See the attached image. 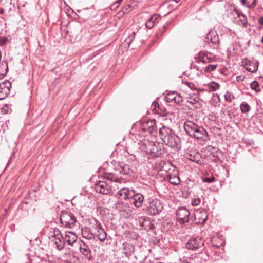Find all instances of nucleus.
<instances>
[{"label": "nucleus", "mask_w": 263, "mask_h": 263, "mask_svg": "<svg viewBox=\"0 0 263 263\" xmlns=\"http://www.w3.org/2000/svg\"><path fill=\"white\" fill-rule=\"evenodd\" d=\"M182 101V97L179 94L177 93L176 95H175V100H174L173 102L176 104H180Z\"/></svg>", "instance_id": "obj_36"}, {"label": "nucleus", "mask_w": 263, "mask_h": 263, "mask_svg": "<svg viewBox=\"0 0 263 263\" xmlns=\"http://www.w3.org/2000/svg\"><path fill=\"white\" fill-rule=\"evenodd\" d=\"M196 62L203 63H208L211 62L213 60V58L209 57L208 54L205 52H200L198 55L195 58Z\"/></svg>", "instance_id": "obj_13"}, {"label": "nucleus", "mask_w": 263, "mask_h": 263, "mask_svg": "<svg viewBox=\"0 0 263 263\" xmlns=\"http://www.w3.org/2000/svg\"><path fill=\"white\" fill-rule=\"evenodd\" d=\"M156 122L155 120H150L147 122L142 123L141 129L148 132L151 134L156 133Z\"/></svg>", "instance_id": "obj_8"}, {"label": "nucleus", "mask_w": 263, "mask_h": 263, "mask_svg": "<svg viewBox=\"0 0 263 263\" xmlns=\"http://www.w3.org/2000/svg\"><path fill=\"white\" fill-rule=\"evenodd\" d=\"M154 22L151 20V18L148 19V21L145 23L146 27L149 29H151L154 25Z\"/></svg>", "instance_id": "obj_37"}, {"label": "nucleus", "mask_w": 263, "mask_h": 263, "mask_svg": "<svg viewBox=\"0 0 263 263\" xmlns=\"http://www.w3.org/2000/svg\"><path fill=\"white\" fill-rule=\"evenodd\" d=\"M257 4L256 0H247V7L249 8H254Z\"/></svg>", "instance_id": "obj_31"}, {"label": "nucleus", "mask_w": 263, "mask_h": 263, "mask_svg": "<svg viewBox=\"0 0 263 263\" xmlns=\"http://www.w3.org/2000/svg\"><path fill=\"white\" fill-rule=\"evenodd\" d=\"M60 221L64 227L68 228H73L77 221L74 215L68 211H63L61 212Z\"/></svg>", "instance_id": "obj_4"}, {"label": "nucleus", "mask_w": 263, "mask_h": 263, "mask_svg": "<svg viewBox=\"0 0 263 263\" xmlns=\"http://www.w3.org/2000/svg\"><path fill=\"white\" fill-rule=\"evenodd\" d=\"M240 109L242 112H248L250 110V106L247 103H243L240 105Z\"/></svg>", "instance_id": "obj_33"}, {"label": "nucleus", "mask_w": 263, "mask_h": 263, "mask_svg": "<svg viewBox=\"0 0 263 263\" xmlns=\"http://www.w3.org/2000/svg\"><path fill=\"white\" fill-rule=\"evenodd\" d=\"M261 42L263 44V35H262V37L261 38Z\"/></svg>", "instance_id": "obj_53"}, {"label": "nucleus", "mask_w": 263, "mask_h": 263, "mask_svg": "<svg viewBox=\"0 0 263 263\" xmlns=\"http://www.w3.org/2000/svg\"><path fill=\"white\" fill-rule=\"evenodd\" d=\"M204 240L201 237L190 239L186 243V248L188 250H195L203 246Z\"/></svg>", "instance_id": "obj_6"}, {"label": "nucleus", "mask_w": 263, "mask_h": 263, "mask_svg": "<svg viewBox=\"0 0 263 263\" xmlns=\"http://www.w3.org/2000/svg\"><path fill=\"white\" fill-rule=\"evenodd\" d=\"M159 103L157 102H153L152 104V106L154 107V109L156 110V111L158 112V110L157 109V108H159Z\"/></svg>", "instance_id": "obj_44"}, {"label": "nucleus", "mask_w": 263, "mask_h": 263, "mask_svg": "<svg viewBox=\"0 0 263 263\" xmlns=\"http://www.w3.org/2000/svg\"><path fill=\"white\" fill-rule=\"evenodd\" d=\"M96 236L101 241H104L107 238V234L100 224L97 226Z\"/></svg>", "instance_id": "obj_17"}, {"label": "nucleus", "mask_w": 263, "mask_h": 263, "mask_svg": "<svg viewBox=\"0 0 263 263\" xmlns=\"http://www.w3.org/2000/svg\"><path fill=\"white\" fill-rule=\"evenodd\" d=\"M244 77L242 76H239L236 77V80L237 81H242L243 80Z\"/></svg>", "instance_id": "obj_46"}, {"label": "nucleus", "mask_w": 263, "mask_h": 263, "mask_svg": "<svg viewBox=\"0 0 263 263\" xmlns=\"http://www.w3.org/2000/svg\"><path fill=\"white\" fill-rule=\"evenodd\" d=\"M258 21L260 24L263 25V17L259 18Z\"/></svg>", "instance_id": "obj_47"}, {"label": "nucleus", "mask_w": 263, "mask_h": 263, "mask_svg": "<svg viewBox=\"0 0 263 263\" xmlns=\"http://www.w3.org/2000/svg\"><path fill=\"white\" fill-rule=\"evenodd\" d=\"M170 182L173 184L177 185L180 183V179L178 176H171Z\"/></svg>", "instance_id": "obj_29"}, {"label": "nucleus", "mask_w": 263, "mask_h": 263, "mask_svg": "<svg viewBox=\"0 0 263 263\" xmlns=\"http://www.w3.org/2000/svg\"><path fill=\"white\" fill-rule=\"evenodd\" d=\"M105 178L109 180L115 182H121L123 180L122 177H119L117 176L115 174L112 173L106 174L105 175Z\"/></svg>", "instance_id": "obj_22"}, {"label": "nucleus", "mask_w": 263, "mask_h": 263, "mask_svg": "<svg viewBox=\"0 0 263 263\" xmlns=\"http://www.w3.org/2000/svg\"><path fill=\"white\" fill-rule=\"evenodd\" d=\"M131 199L134 200L133 203L136 208L142 206L144 201V196L142 194L139 193L133 194Z\"/></svg>", "instance_id": "obj_15"}, {"label": "nucleus", "mask_w": 263, "mask_h": 263, "mask_svg": "<svg viewBox=\"0 0 263 263\" xmlns=\"http://www.w3.org/2000/svg\"><path fill=\"white\" fill-rule=\"evenodd\" d=\"M203 181L205 182L212 183L215 181V178H205L203 179Z\"/></svg>", "instance_id": "obj_43"}, {"label": "nucleus", "mask_w": 263, "mask_h": 263, "mask_svg": "<svg viewBox=\"0 0 263 263\" xmlns=\"http://www.w3.org/2000/svg\"><path fill=\"white\" fill-rule=\"evenodd\" d=\"M135 34H136L135 32H133L132 33L129 35L128 37L125 40V41L128 44H129L134 40V39H135Z\"/></svg>", "instance_id": "obj_35"}, {"label": "nucleus", "mask_w": 263, "mask_h": 263, "mask_svg": "<svg viewBox=\"0 0 263 263\" xmlns=\"http://www.w3.org/2000/svg\"><path fill=\"white\" fill-rule=\"evenodd\" d=\"M204 42H206L208 44L210 42L213 45L214 49L218 48L220 43L216 31L214 30H211L206 34Z\"/></svg>", "instance_id": "obj_5"}, {"label": "nucleus", "mask_w": 263, "mask_h": 263, "mask_svg": "<svg viewBox=\"0 0 263 263\" xmlns=\"http://www.w3.org/2000/svg\"><path fill=\"white\" fill-rule=\"evenodd\" d=\"M184 130L189 135L198 139H202L207 134L206 131L191 121H186L184 125Z\"/></svg>", "instance_id": "obj_2"}, {"label": "nucleus", "mask_w": 263, "mask_h": 263, "mask_svg": "<svg viewBox=\"0 0 263 263\" xmlns=\"http://www.w3.org/2000/svg\"><path fill=\"white\" fill-rule=\"evenodd\" d=\"M224 99L227 101L231 102L234 99V96L231 92L227 91L224 95Z\"/></svg>", "instance_id": "obj_32"}, {"label": "nucleus", "mask_w": 263, "mask_h": 263, "mask_svg": "<svg viewBox=\"0 0 263 263\" xmlns=\"http://www.w3.org/2000/svg\"><path fill=\"white\" fill-rule=\"evenodd\" d=\"M176 93L177 92L175 91L167 93L165 97L166 101L168 102H173L174 100H175V95Z\"/></svg>", "instance_id": "obj_26"}, {"label": "nucleus", "mask_w": 263, "mask_h": 263, "mask_svg": "<svg viewBox=\"0 0 263 263\" xmlns=\"http://www.w3.org/2000/svg\"><path fill=\"white\" fill-rule=\"evenodd\" d=\"M217 67V65H208L204 68L205 72H211L216 69Z\"/></svg>", "instance_id": "obj_30"}, {"label": "nucleus", "mask_w": 263, "mask_h": 263, "mask_svg": "<svg viewBox=\"0 0 263 263\" xmlns=\"http://www.w3.org/2000/svg\"><path fill=\"white\" fill-rule=\"evenodd\" d=\"M80 251L83 255L88 257H89L90 256L91 251L88 246H86L85 243L81 246Z\"/></svg>", "instance_id": "obj_25"}, {"label": "nucleus", "mask_w": 263, "mask_h": 263, "mask_svg": "<svg viewBox=\"0 0 263 263\" xmlns=\"http://www.w3.org/2000/svg\"><path fill=\"white\" fill-rule=\"evenodd\" d=\"M252 89L257 90V88L258 87V84L256 81H253L251 84Z\"/></svg>", "instance_id": "obj_42"}, {"label": "nucleus", "mask_w": 263, "mask_h": 263, "mask_svg": "<svg viewBox=\"0 0 263 263\" xmlns=\"http://www.w3.org/2000/svg\"><path fill=\"white\" fill-rule=\"evenodd\" d=\"M208 87L210 91H216L219 88L220 85L217 83L213 82L210 83Z\"/></svg>", "instance_id": "obj_27"}, {"label": "nucleus", "mask_w": 263, "mask_h": 263, "mask_svg": "<svg viewBox=\"0 0 263 263\" xmlns=\"http://www.w3.org/2000/svg\"><path fill=\"white\" fill-rule=\"evenodd\" d=\"M200 201L199 198L195 199L192 201V204L193 206H197L199 205Z\"/></svg>", "instance_id": "obj_40"}, {"label": "nucleus", "mask_w": 263, "mask_h": 263, "mask_svg": "<svg viewBox=\"0 0 263 263\" xmlns=\"http://www.w3.org/2000/svg\"><path fill=\"white\" fill-rule=\"evenodd\" d=\"M123 1V0H118V1L117 2V3H120L121 2H122Z\"/></svg>", "instance_id": "obj_50"}, {"label": "nucleus", "mask_w": 263, "mask_h": 263, "mask_svg": "<svg viewBox=\"0 0 263 263\" xmlns=\"http://www.w3.org/2000/svg\"><path fill=\"white\" fill-rule=\"evenodd\" d=\"M189 160L198 163L201 158V155L199 153L193 152L187 157Z\"/></svg>", "instance_id": "obj_23"}, {"label": "nucleus", "mask_w": 263, "mask_h": 263, "mask_svg": "<svg viewBox=\"0 0 263 263\" xmlns=\"http://www.w3.org/2000/svg\"><path fill=\"white\" fill-rule=\"evenodd\" d=\"M65 241H66L69 245H72L75 243L77 240V236L73 232H67L65 234Z\"/></svg>", "instance_id": "obj_16"}, {"label": "nucleus", "mask_w": 263, "mask_h": 263, "mask_svg": "<svg viewBox=\"0 0 263 263\" xmlns=\"http://www.w3.org/2000/svg\"><path fill=\"white\" fill-rule=\"evenodd\" d=\"M7 40V39L5 37L0 39V46L4 45L6 44Z\"/></svg>", "instance_id": "obj_45"}, {"label": "nucleus", "mask_w": 263, "mask_h": 263, "mask_svg": "<svg viewBox=\"0 0 263 263\" xmlns=\"http://www.w3.org/2000/svg\"><path fill=\"white\" fill-rule=\"evenodd\" d=\"M208 215L204 211H196L194 215V221L197 224H203L207 220Z\"/></svg>", "instance_id": "obj_11"}, {"label": "nucleus", "mask_w": 263, "mask_h": 263, "mask_svg": "<svg viewBox=\"0 0 263 263\" xmlns=\"http://www.w3.org/2000/svg\"><path fill=\"white\" fill-rule=\"evenodd\" d=\"M234 13L235 15L237 16L238 18H239V22L244 26V27H246L248 24L247 17L239 10H235Z\"/></svg>", "instance_id": "obj_21"}, {"label": "nucleus", "mask_w": 263, "mask_h": 263, "mask_svg": "<svg viewBox=\"0 0 263 263\" xmlns=\"http://www.w3.org/2000/svg\"><path fill=\"white\" fill-rule=\"evenodd\" d=\"M95 189L96 192L102 194H107L109 193V186L103 181H99L95 184Z\"/></svg>", "instance_id": "obj_12"}, {"label": "nucleus", "mask_w": 263, "mask_h": 263, "mask_svg": "<svg viewBox=\"0 0 263 263\" xmlns=\"http://www.w3.org/2000/svg\"><path fill=\"white\" fill-rule=\"evenodd\" d=\"M189 211L184 207L179 208L177 211V216L178 221L181 223H185L189 222Z\"/></svg>", "instance_id": "obj_7"}, {"label": "nucleus", "mask_w": 263, "mask_h": 263, "mask_svg": "<svg viewBox=\"0 0 263 263\" xmlns=\"http://www.w3.org/2000/svg\"><path fill=\"white\" fill-rule=\"evenodd\" d=\"M134 191L129 190L128 188L123 187L120 189L118 192V196L119 198L126 200L128 198H131Z\"/></svg>", "instance_id": "obj_10"}, {"label": "nucleus", "mask_w": 263, "mask_h": 263, "mask_svg": "<svg viewBox=\"0 0 263 263\" xmlns=\"http://www.w3.org/2000/svg\"><path fill=\"white\" fill-rule=\"evenodd\" d=\"M121 172H122L123 174H128L130 173V170L128 167L125 166L122 167Z\"/></svg>", "instance_id": "obj_38"}, {"label": "nucleus", "mask_w": 263, "mask_h": 263, "mask_svg": "<svg viewBox=\"0 0 263 263\" xmlns=\"http://www.w3.org/2000/svg\"><path fill=\"white\" fill-rule=\"evenodd\" d=\"M54 242V243L56 245L57 248L61 250L63 249L65 246V240L62 235L60 237H58L57 238H54L52 240Z\"/></svg>", "instance_id": "obj_20"}, {"label": "nucleus", "mask_w": 263, "mask_h": 263, "mask_svg": "<svg viewBox=\"0 0 263 263\" xmlns=\"http://www.w3.org/2000/svg\"><path fill=\"white\" fill-rule=\"evenodd\" d=\"M140 148L151 157H159L161 154V146L157 142L145 140L141 144Z\"/></svg>", "instance_id": "obj_3"}, {"label": "nucleus", "mask_w": 263, "mask_h": 263, "mask_svg": "<svg viewBox=\"0 0 263 263\" xmlns=\"http://www.w3.org/2000/svg\"><path fill=\"white\" fill-rule=\"evenodd\" d=\"M9 87L6 86V84H0V100L4 99L9 93Z\"/></svg>", "instance_id": "obj_18"}, {"label": "nucleus", "mask_w": 263, "mask_h": 263, "mask_svg": "<svg viewBox=\"0 0 263 263\" xmlns=\"http://www.w3.org/2000/svg\"><path fill=\"white\" fill-rule=\"evenodd\" d=\"M162 209L160 200L157 199L153 200L150 202L149 211L153 215L159 213Z\"/></svg>", "instance_id": "obj_9"}, {"label": "nucleus", "mask_w": 263, "mask_h": 263, "mask_svg": "<svg viewBox=\"0 0 263 263\" xmlns=\"http://www.w3.org/2000/svg\"><path fill=\"white\" fill-rule=\"evenodd\" d=\"M259 62L257 61H249L244 66L245 69L249 72L254 73L258 69Z\"/></svg>", "instance_id": "obj_14"}, {"label": "nucleus", "mask_w": 263, "mask_h": 263, "mask_svg": "<svg viewBox=\"0 0 263 263\" xmlns=\"http://www.w3.org/2000/svg\"><path fill=\"white\" fill-rule=\"evenodd\" d=\"M241 2L243 5L247 6V0H241Z\"/></svg>", "instance_id": "obj_48"}, {"label": "nucleus", "mask_w": 263, "mask_h": 263, "mask_svg": "<svg viewBox=\"0 0 263 263\" xmlns=\"http://www.w3.org/2000/svg\"><path fill=\"white\" fill-rule=\"evenodd\" d=\"M5 62L4 64L2 63L1 65H0V74H4V73H6L7 72V71L8 70L7 65H6V68L5 67Z\"/></svg>", "instance_id": "obj_34"}, {"label": "nucleus", "mask_w": 263, "mask_h": 263, "mask_svg": "<svg viewBox=\"0 0 263 263\" xmlns=\"http://www.w3.org/2000/svg\"><path fill=\"white\" fill-rule=\"evenodd\" d=\"M174 1L176 2V3L178 2L180 0H173Z\"/></svg>", "instance_id": "obj_52"}, {"label": "nucleus", "mask_w": 263, "mask_h": 263, "mask_svg": "<svg viewBox=\"0 0 263 263\" xmlns=\"http://www.w3.org/2000/svg\"><path fill=\"white\" fill-rule=\"evenodd\" d=\"M181 263H189V262L188 261H185V260H184V261H182L181 262Z\"/></svg>", "instance_id": "obj_51"}, {"label": "nucleus", "mask_w": 263, "mask_h": 263, "mask_svg": "<svg viewBox=\"0 0 263 263\" xmlns=\"http://www.w3.org/2000/svg\"><path fill=\"white\" fill-rule=\"evenodd\" d=\"M159 18H160L159 15L155 14H154L153 15H152L150 18L151 20H152L154 22V23L155 24V23H156L158 21V20L159 19Z\"/></svg>", "instance_id": "obj_41"}, {"label": "nucleus", "mask_w": 263, "mask_h": 263, "mask_svg": "<svg viewBox=\"0 0 263 263\" xmlns=\"http://www.w3.org/2000/svg\"><path fill=\"white\" fill-rule=\"evenodd\" d=\"M159 134L162 141L165 145L175 151L180 149L181 148L180 140L171 128L163 126L160 128Z\"/></svg>", "instance_id": "obj_1"}, {"label": "nucleus", "mask_w": 263, "mask_h": 263, "mask_svg": "<svg viewBox=\"0 0 263 263\" xmlns=\"http://www.w3.org/2000/svg\"><path fill=\"white\" fill-rule=\"evenodd\" d=\"M185 84L189 88H190L192 90H195L196 89V86L195 85L191 82H186L185 83Z\"/></svg>", "instance_id": "obj_39"}, {"label": "nucleus", "mask_w": 263, "mask_h": 263, "mask_svg": "<svg viewBox=\"0 0 263 263\" xmlns=\"http://www.w3.org/2000/svg\"><path fill=\"white\" fill-rule=\"evenodd\" d=\"M4 10L3 9H0V14H3L4 13Z\"/></svg>", "instance_id": "obj_49"}, {"label": "nucleus", "mask_w": 263, "mask_h": 263, "mask_svg": "<svg viewBox=\"0 0 263 263\" xmlns=\"http://www.w3.org/2000/svg\"><path fill=\"white\" fill-rule=\"evenodd\" d=\"M211 242L213 246L219 248L224 243V241L218 236H214L212 238Z\"/></svg>", "instance_id": "obj_24"}, {"label": "nucleus", "mask_w": 263, "mask_h": 263, "mask_svg": "<svg viewBox=\"0 0 263 263\" xmlns=\"http://www.w3.org/2000/svg\"><path fill=\"white\" fill-rule=\"evenodd\" d=\"M122 202H119V203H117V205H120V204H122Z\"/></svg>", "instance_id": "obj_54"}, {"label": "nucleus", "mask_w": 263, "mask_h": 263, "mask_svg": "<svg viewBox=\"0 0 263 263\" xmlns=\"http://www.w3.org/2000/svg\"><path fill=\"white\" fill-rule=\"evenodd\" d=\"M62 235L61 232L60 230L57 228H50L49 232L48 233L49 238L52 240L57 238L58 237H60Z\"/></svg>", "instance_id": "obj_19"}, {"label": "nucleus", "mask_w": 263, "mask_h": 263, "mask_svg": "<svg viewBox=\"0 0 263 263\" xmlns=\"http://www.w3.org/2000/svg\"><path fill=\"white\" fill-rule=\"evenodd\" d=\"M82 235L83 238H86L88 240L91 239L93 237L92 234L88 233L86 229L82 230Z\"/></svg>", "instance_id": "obj_28"}]
</instances>
